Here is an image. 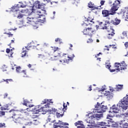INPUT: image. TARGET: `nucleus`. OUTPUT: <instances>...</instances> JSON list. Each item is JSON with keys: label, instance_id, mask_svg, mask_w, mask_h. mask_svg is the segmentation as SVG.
Returning a JSON list of instances; mask_svg holds the SVG:
<instances>
[{"label": "nucleus", "instance_id": "b1692460", "mask_svg": "<svg viewBox=\"0 0 128 128\" xmlns=\"http://www.w3.org/2000/svg\"><path fill=\"white\" fill-rule=\"evenodd\" d=\"M26 50H23L22 52L21 53L22 54V58H24V56H26Z\"/></svg>", "mask_w": 128, "mask_h": 128}, {"label": "nucleus", "instance_id": "423d86ee", "mask_svg": "<svg viewBox=\"0 0 128 128\" xmlns=\"http://www.w3.org/2000/svg\"><path fill=\"white\" fill-rule=\"evenodd\" d=\"M126 118H128V112L124 114ZM118 128H128V119L124 118L119 122Z\"/></svg>", "mask_w": 128, "mask_h": 128}, {"label": "nucleus", "instance_id": "680f3d73", "mask_svg": "<svg viewBox=\"0 0 128 128\" xmlns=\"http://www.w3.org/2000/svg\"><path fill=\"white\" fill-rule=\"evenodd\" d=\"M53 14H54H54H56V12H53Z\"/></svg>", "mask_w": 128, "mask_h": 128}, {"label": "nucleus", "instance_id": "13d9d810", "mask_svg": "<svg viewBox=\"0 0 128 128\" xmlns=\"http://www.w3.org/2000/svg\"><path fill=\"white\" fill-rule=\"evenodd\" d=\"M97 60H98L100 62V58H97Z\"/></svg>", "mask_w": 128, "mask_h": 128}, {"label": "nucleus", "instance_id": "20e7f679", "mask_svg": "<svg viewBox=\"0 0 128 128\" xmlns=\"http://www.w3.org/2000/svg\"><path fill=\"white\" fill-rule=\"evenodd\" d=\"M32 10V12H35V14H46V11L44 9H42V5L38 1L34 3Z\"/></svg>", "mask_w": 128, "mask_h": 128}, {"label": "nucleus", "instance_id": "7c9ffc66", "mask_svg": "<svg viewBox=\"0 0 128 128\" xmlns=\"http://www.w3.org/2000/svg\"><path fill=\"white\" fill-rule=\"evenodd\" d=\"M2 70L3 72H6V66L4 65L3 66H2Z\"/></svg>", "mask_w": 128, "mask_h": 128}, {"label": "nucleus", "instance_id": "5fc2aeb1", "mask_svg": "<svg viewBox=\"0 0 128 128\" xmlns=\"http://www.w3.org/2000/svg\"><path fill=\"white\" fill-rule=\"evenodd\" d=\"M82 26H86V24H83Z\"/></svg>", "mask_w": 128, "mask_h": 128}, {"label": "nucleus", "instance_id": "473e14b6", "mask_svg": "<svg viewBox=\"0 0 128 128\" xmlns=\"http://www.w3.org/2000/svg\"><path fill=\"white\" fill-rule=\"evenodd\" d=\"M93 40L92 38H89L88 40L87 41L88 44H92V42Z\"/></svg>", "mask_w": 128, "mask_h": 128}, {"label": "nucleus", "instance_id": "8fccbe9b", "mask_svg": "<svg viewBox=\"0 0 128 128\" xmlns=\"http://www.w3.org/2000/svg\"><path fill=\"white\" fill-rule=\"evenodd\" d=\"M63 106H64V108H66V104H64Z\"/></svg>", "mask_w": 128, "mask_h": 128}, {"label": "nucleus", "instance_id": "a19ab883", "mask_svg": "<svg viewBox=\"0 0 128 128\" xmlns=\"http://www.w3.org/2000/svg\"><path fill=\"white\" fill-rule=\"evenodd\" d=\"M10 52V50L9 48H7L6 50V52H7V54H9Z\"/></svg>", "mask_w": 128, "mask_h": 128}, {"label": "nucleus", "instance_id": "c9c22d12", "mask_svg": "<svg viewBox=\"0 0 128 128\" xmlns=\"http://www.w3.org/2000/svg\"><path fill=\"white\" fill-rule=\"evenodd\" d=\"M110 72H118V70L116 69L114 70H110Z\"/></svg>", "mask_w": 128, "mask_h": 128}, {"label": "nucleus", "instance_id": "4c0bfd02", "mask_svg": "<svg viewBox=\"0 0 128 128\" xmlns=\"http://www.w3.org/2000/svg\"><path fill=\"white\" fill-rule=\"evenodd\" d=\"M8 93H5L4 95V98H8Z\"/></svg>", "mask_w": 128, "mask_h": 128}, {"label": "nucleus", "instance_id": "c85d7f7f", "mask_svg": "<svg viewBox=\"0 0 128 128\" xmlns=\"http://www.w3.org/2000/svg\"><path fill=\"white\" fill-rule=\"evenodd\" d=\"M56 116H57V118H62V114L56 112Z\"/></svg>", "mask_w": 128, "mask_h": 128}, {"label": "nucleus", "instance_id": "a878e982", "mask_svg": "<svg viewBox=\"0 0 128 128\" xmlns=\"http://www.w3.org/2000/svg\"><path fill=\"white\" fill-rule=\"evenodd\" d=\"M3 80L4 82H7L8 84V82H14V80H12V79H6L4 80Z\"/></svg>", "mask_w": 128, "mask_h": 128}, {"label": "nucleus", "instance_id": "a18cd8bd", "mask_svg": "<svg viewBox=\"0 0 128 128\" xmlns=\"http://www.w3.org/2000/svg\"><path fill=\"white\" fill-rule=\"evenodd\" d=\"M54 2L55 4H58V1H56V2H50V4H54Z\"/></svg>", "mask_w": 128, "mask_h": 128}, {"label": "nucleus", "instance_id": "412c9836", "mask_svg": "<svg viewBox=\"0 0 128 128\" xmlns=\"http://www.w3.org/2000/svg\"><path fill=\"white\" fill-rule=\"evenodd\" d=\"M60 58V54H58V55L54 56V58H51L50 60H58V58Z\"/></svg>", "mask_w": 128, "mask_h": 128}, {"label": "nucleus", "instance_id": "58836bf2", "mask_svg": "<svg viewBox=\"0 0 128 128\" xmlns=\"http://www.w3.org/2000/svg\"><path fill=\"white\" fill-rule=\"evenodd\" d=\"M4 34H8L10 36H12V33H6V32H4Z\"/></svg>", "mask_w": 128, "mask_h": 128}, {"label": "nucleus", "instance_id": "7ed1b4c3", "mask_svg": "<svg viewBox=\"0 0 128 128\" xmlns=\"http://www.w3.org/2000/svg\"><path fill=\"white\" fill-rule=\"evenodd\" d=\"M35 17L29 16L25 20V21L22 22L23 26H26L28 24H32L35 30L38 28V24H40V22L44 24L46 22V16L42 15L40 13H36Z\"/></svg>", "mask_w": 128, "mask_h": 128}, {"label": "nucleus", "instance_id": "9d476101", "mask_svg": "<svg viewBox=\"0 0 128 128\" xmlns=\"http://www.w3.org/2000/svg\"><path fill=\"white\" fill-rule=\"evenodd\" d=\"M98 124L102 126H116L112 124V122L110 120L105 122H98Z\"/></svg>", "mask_w": 128, "mask_h": 128}, {"label": "nucleus", "instance_id": "ea45409f", "mask_svg": "<svg viewBox=\"0 0 128 128\" xmlns=\"http://www.w3.org/2000/svg\"><path fill=\"white\" fill-rule=\"evenodd\" d=\"M51 120H52V118H50V116H48V122H50Z\"/></svg>", "mask_w": 128, "mask_h": 128}, {"label": "nucleus", "instance_id": "c756f323", "mask_svg": "<svg viewBox=\"0 0 128 128\" xmlns=\"http://www.w3.org/2000/svg\"><path fill=\"white\" fill-rule=\"evenodd\" d=\"M105 66L106 68H110V63H106Z\"/></svg>", "mask_w": 128, "mask_h": 128}, {"label": "nucleus", "instance_id": "f257e3e1", "mask_svg": "<svg viewBox=\"0 0 128 128\" xmlns=\"http://www.w3.org/2000/svg\"><path fill=\"white\" fill-rule=\"evenodd\" d=\"M47 104L43 107H40V106H34L33 104H30V102L27 100H24L22 104L26 106H29V108H28L26 110L22 109L20 112H18L16 110H12L9 111V112L12 113V116L13 118L14 122L16 124H20V120H22V118L20 117L19 112H22V114H28V110L30 112H32L33 114H36L38 112H42L44 114H46L47 112H50V114H54L56 112V109L54 108H50L49 104H54V101L52 99H44L42 102L41 104Z\"/></svg>", "mask_w": 128, "mask_h": 128}, {"label": "nucleus", "instance_id": "4be33fe9", "mask_svg": "<svg viewBox=\"0 0 128 128\" xmlns=\"http://www.w3.org/2000/svg\"><path fill=\"white\" fill-rule=\"evenodd\" d=\"M106 90V86H104L101 89H98V92H102L101 93L104 94V92Z\"/></svg>", "mask_w": 128, "mask_h": 128}, {"label": "nucleus", "instance_id": "4468645a", "mask_svg": "<svg viewBox=\"0 0 128 128\" xmlns=\"http://www.w3.org/2000/svg\"><path fill=\"white\" fill-rule=\"evenodd\" d=\"M103 96H107L108 100H110V98H112L114 96V94H112V93H110V92H106L105 91L104 92Z\"/></svg>", "mask_w": 128, "mask_h": 128}, {"label": "nucleus", "instance_id": "dca6fc26", "mask_svg": "<svg viewBox=\"0 0 128 128\" xmlns=\"http://www.w3.org/2000/svg\"><path fill=\"white\" fill-rule=\"evenodd\" d=\"M110 32H112V34H109L108 36V38L109 40H110V38H112V36H114V30L112 28H110Z\"/></svg>", "mask_w": 128, "mask_h": 128}, {"label": "nucleus", "instance_id": "e2e57ef3", "mask_svg": "<svg viewBox=\"0 0 128 128\" xmlns=\"http://www.w3.org/2000/svg\"><path fill=\"white\" fill-rule=\"evenodd\" d=\"M12 42H14V40H12Z\"/></svg>", "mask_w": 128, "mask_h": 128}, {"label": "nucleus", "instance_id": "0eeeda50", "mask_svg": "<svg viewBox=\"0 0 128 128\" xmlns=\"http://www.w3.org/2000/svg\"><path fill=\"white\" fill-rule=\"evenodd\" d=\"M84 34H88V36H92L93 34H94L96 32V30L94 29V28H88L86 29H84L82 32Z\"/></svg>", "mask_w": 128, "mask_h": 128}, {"label": "nucleus", "instance_id": "4d7b16f0", "mask_svg": "<svg viewBox=\"0 0 128 128\" xmlns=\"http://www.w3.org/2000/svg\"><path fill=\"white\" fill-rule=\"evenodd\" d=\"M70 48H72V44H70Z\"/></svg>", "mask_w": 128, "mask_h": 128}, {"label": "nucleus", "instance_id": "864d4df0", "mask_svg": "<svg viewBox=\"0 0 128 128\" xmlns=\"http://www.w3.org/2000/svg\"><path fill=\"white\" fill-rule=\"evenodd\" d=\"M102 28V30H104V28H106V30L108 28V27L107 26H106L105 28L103 27Z\"/></svg>", "mask_w": 128, "mask_h": 128}, {"label": "nucleus", "instance_id": "2f4dec72", "mask_svg": "<svg viewBox=\"0 0 128 128\" xmlns=\"http://www.w3.org/2000/svg\"><path fill=\"white\" fill-rule=\"evenodd\" d=\"M58 50V48L52 47V50H53V52H56V50Z\"/></svg>", "mask_w": 128, "mask_h": 128}, {"label": "nucleus", "instance_id": "2eb2a0df", "mask_svg": "<svg viewBox=\"0 0 128 128\" xmlns=\"http://www.w3.org/2000/svg\"><path fill=\"white\" fill-rule=\"evenodd\" d=\"M102 14L103 15V16L106 17L108 16L110 14H114L110 13L108 10H104L102 11Z\"/></svg>", "mask_w": 128, "mask_h": 128}, {"label": "nucleus", "instance_id": "69168bd1", "mask_svg": "<svg viewBox=\"0 0 128 128\" xmlns=\"http://www.w3.org/2000/svg\"><path fill=\"white\" fill-rule=\"evenodd\" d=\"M44 128H46V125H44Z\"/></svg>", "mask_w": 128, "mask_h": 128}, {"label": "nucleus", "instance_id": "6e6552de", "mask_svg": "<svg viewBox=\"0 0 128 128\" xmlns=\"http://www.w3.org/2000/svg\"><path fill=\"white\" fill-rule=\"evenodd\" d=\"M120 2L118 0H116L113 4V6L110 10L111 13L113 14H116L114 12L118 10V8H120Z\"/></svg>", "mask_w": 128, "mask_h": 128}, {"label": "nucleus", "instance_id": "393cba45", "mask_svg": "<svg viewBox=\"0 0 128 128\" xmlns=\"http://www.w3.org/2000/svg\"><path fill=\"white\" fill-rule=\"evenodd\" d=\"M15 68H16V72H18V73L22 72V70H21L22 68H20V67L15 66Z\"/></svg>", "mask_w": 128, "mask_h": 128}, {"label": "nucleus", "instance_id": "1a4fd4ad", "mask_svg": "<svg viewBox=\"0 0 128 128\" xmlns=\"http://www.w3.org/2000/svg\"><path fill=\"white\" fill-rule=\"evenodd\" d=\"M68 126V124L66 122H62V121L59 120L58 122H55L54 124V128H68V126Z\"/></svg>", "mask_w": 128, "mask_h": 128}, {"label": "nucleus", "instance_id": "a211bd4d", "mask_svg": "<svg viewBox=\"0 0 128 128\" xmlns=\"http://www.w3.org/2000/svg\"><path fill=\"white\" fill-rule=\"evenodd\" d=\"M14 12V14H18V16H17L18 18H24V15L22 14H20V12Z\"/></svg>", "mask_w": 128, "mask_h": 128}, {"label": "nucleus", "instance_id": "f8f14e48", "mask_svg": "<svg viewBox=\"0 0 128 128\" xmlns=\"http://www.w3.org/2000/svg\"><path fill=\"white\" fill-rule=\"evenodd\" d=\"M38 126V122L36 120H26L25 122V126Z\"/></svg>", "mask_w": 128, "mask_h": 128}, {"label": "nucleus", "instance_id": "6e6d98bb", "mask_svg": "<svg viewBox=\"0 0 128 128\" xmlns=\"http://www.w3.org/2000/svg\"><path fill=\"white\" fill-rule=\"evenodd\" d=\"M28 66L30 68H32V64H30L29 65H28Z\"/></svg>", "mask_w": 128, "mask_h": 128}, {"label": "nucleus", "instance_id": "f704fd0d", "mask_svg": "<svg viewBox=\"0 0 128 128\" xmlns=\"http://www.w3.org/2000/svg\"><path fill=\"white\" fill-rule=\"evenodd\" d=\"M4 114H6V112H0V117L2 116H4Z\"/></svg>", "mask_w": 128, "mask_h": 128}, {"label": "nucleus", "instance_id": "3c124183", "mask_svg": "<svg viewBox=\"0 0 128 128\" xmlns=\"http://www.w3.org/2000/svg\"><path fill=\"white\" fill-rule=\"evenodd\" d=\"M89 90L90 92V90H92V86H90V87H89Z\"/></svg>", "mask_w": 128, "mask_h": 128}, {"label": "nucleus", "instance_id": "e433bc0d", "mask_svg": "<svg viewBox=\"0 0 128 128\" xmlns=\"http://www.w3.org/2000/svg\"><path fill=\"white\" fill-rule=\"evenodd\" d=\"M104 2H106V1H104V0H101V2H100L101 6H104Z\"/></svg>", "mask_w": 128, "mask_h": 128}, {"label": "nucleus", "instance_id": "37998d69", "mask_svg": "<svg viewBox=\"0 0 128 128\" xmlns=\"http://www.w3.org/2000/svg\"><path fill=\"white\" fill-rule=\"evenodd\" d=\"M122 34L124 36H126V32H123Z\"/></svg>", "mask_w": 128, "mask_h": 128}, {"label": "nucleus", "instance_id": "ddd939ff", "mask_svg": "<svg viewBox=\"0 0 128 128\" xmlns=\"http://www.w3.org/2000/svg\"><path fill=\"white\" fill-rule=\"evenodd\" d=\"M74 55L72 54V56H68V60H60V62H62V64H68L70 62V60H74Z\"/></svg>", "mask_w": 128, "mask_h": 128}, {"label": "nucleus", "instance_id": "49530a36", "mask_svg": "<svg viewBox=\"0 0 128 128\" xmlns=\"http://www.w3.org/2000/svg\"><path fill=\"white\" fill-rule=\"evenodd\" d=\"M102 53L101 52H100L97 55H96L95 56V57L96 58H98V56H100V54Z\"/></svg>", "mask_w": 128, "mask_h": 128}, {"label": "nucleus", "instance_id": "bf43d9fd", "mask_svg": "<svg viewBox=\"0 0 128 128\" xmlns=\"http://www.w3.org/2000/svg\"><path fill=\"white\" fill-rule=\"evenodd\" d=\"M112 1H110H110H109V4H112Z\"/></svg>", "mask_w": 128, "mask_h": 128}, {"label": "nucleus", "instance_id": "cd10ccee", "mask_svg": "<svg viewBox=\"0 0 128 128\" xmlns=\"http://www.w3.org/2000/svg\"><path fill=\"white\" fill-rule=\"evenodd\" d=\"M0 128H6V124L0 123Z\"/></svg>", "mask_w": 128, "mask_h": 128}, {"label": "nucleus", "instance_id": "de8ad7c7", "mask_svg": "<svg viewBox=\"0 0 128 128\" xmlns=\"http://www.w3.org/2000/svg\"><path fill=\"white\" fill-rule=\"evenodd\" d=\"M1 108H2V110H6V108H4V107H2Z\"/></svg>", "mask_w": 128, "mask_h": 128}, {"label": "nucleus", "instance_id": "9b49d317", "mask_svg": "<svg viewBox=\"0 0 128 128\" xmlns=\"http://www.w3.org/2000/svg\"><path fill=\"white\" fill-rule=\"evenodd\" d=\"M115 68H116L117 72H122V70H126V66H124L123 65L120 64V63H116L114 64Z\"/></svg>", "mask_w": 128, "mask_h": 128}, {"label": "nucleus", "instance_id": "72a5a7b5", "mask_svg": "<svg viewBox=\"0 0 128 128\" xmlns=\"http://www.w3.org/2000/svg\"><path fill=\"white\" fill-rule=\"evenodd\" d=\"M124 16H126V18L128 19V10L126 12L124 13Z\"/></svg>", "mask_w": 128, "mask_h": 128}, {"label": "nucleus", "instance_id": "0e129e2a", "mask_svg": "<svg viewBox=\"0 0 128 128\" xmlns=\"http://www.w3.org/2000/svg\"><path fill=\"white\" fill-rule=\"evenodd\" d=\"M102 24V22H100V23H99V24Z\"/></svg>", "mask_w": 128, "mask_h": 128}, {"label": "nucleus", "instance_id": "aec40b11", "mask_svg": "<svg viewBox=\"0 0 128 128\" xmlns=\"http://www.w3.org/2000/svg\"><path fill=\"white\" fill-rule=\"evenodd\" d=\"M120 20L116 18L113 22V24H114V26H118V24H120Z\"/></svg>", "mask_w": 128, "mask_h": 128}, {"label": "nucleus", "instance_id": "bb28decb", "mask_svg": "<svg viewBox=\"0 0 128 128\" xmlns=\"http://www.w3.org/2000/svg\"><path fill=\"white\" fill-rule=\"evenodd\" d=\"M55 42H60V44H62V39L60 38H56L55 39Z\"/></svg>", "mask_w": 128, "mask_h": 128}, {"label": "nucleus", "instance_id": "774afa93", "mask_svg": "<svg viewBox=\"0 0 128 128\" xmlns=\"http://www.w3.org/2000/svg\"><path fill=\"white\" fill-rule=\"evenodd\" d=\"M107 50H110V49H108V48H107Z\"/></svg>", "mask_w": 128, "mask_h": 128}, {"label": "nucleus", "instance_id": "6ab92c4d", "mask_svg": "<svg viewBox=\"0 0 128 128\" xmlns=\"http://www.w3.org/2000/svg\"><path fill=\"white\" fill-rule=\"evenodd\" d=\"M88 8H91L92 10H96V8H98L94 6V4H92V2H90L88 4Z\"/></svg>", "mask_w": 128, "mask_h": 128}, {"label": "nucleus", "instance_id": "09e8293b", "mask_svg": "<svg viewBox=\"0 0 128 128\" xmlns=\"http://www.w3.org/2000/svg\"><path fill=\"white\" fill-rule=\"evenodd\" d=\"M22 72H23V74H26V72L25 70H22Z\"/></svg>", "mask_w": 128, "mask_h": 128}, {"label": "nucleus", "instance_id": "338daca9", "mask_svg": "<svg viewBox=\"0 0 128 128\" xmlns=\"http://www.w3.org/2000/svg\"><path fill=\"white\" fill-rule=\"evenodd\" d=\"M12 70H14V68H12Z\"/></svg>", "mask_w": 128, "mask_h": 128}, {"label": "nucleus", "instance_id": "603ef678", "mask_svg": "<svg viewBox=\"0 0 128 128\" xmlns=\"http://www.w3.org/2000/svg\"><path fill=\"white\" fill-rule=\"evenodd\" d=\"M26 126H26V124H24V126H22V128H26Z\"/></svg>", "mask_w": 128, "mask_h": 128}, {"label": "nucleus", "instance_id": "c03bdc74", "mask_svg": "<svg viewBox=\"0 0 128 128\" xmlns=\"http://www.w3.org/2000/svg\"><path fill=\"white\" fill-rule=\"evenodd\" d=\"M44 2L48 3L50 2V0H43Z\"/></svg>", "mask_w": 128, "mask_h": 128}, {"label": "nucleus", "instance_id": "79ce46f5", "mask_svg": "<svg viewBox=\"0 0 128 128\" xmlns=\"http://www.w3.org/2000/svg\"><path fill=\"white\" fill-rule=\"evenodd\" d=\"M124 46H125L126 48H128V42H126L124 44Z\"/></svg>", "mask_w": 128, "mask_h": 128}, {"label": "nucleus", "instance_id": "f3484780", "mask_svg": "<svg viewBox=\"0 0 128 128\" xmlns=\"http://www.w3.org/2000/svg\"><path fill=\"white\" fill-rule=\"evenodd\" d=\"M75 126H78L77 128H84V126L80 122H77L75 123Z\"/></svg>", "mask_w": 128, "mask_h": 128}, {"label": "nucleus", "instance_id": "052dcab7", "mask_svg": "<svg viewBox=\"0 0 128 128\" xmlns=\"http://www.w3.org/2000/svg\"><path fill=\"white\" fill-rule=\"evenodd\" d=\"M96 42H100V40H96Z\"/></svg>", "mask_w": 128, "mask_h": 128}, {"label": "nucleus", "instance_id": "39448f33", "mask_svg": "<svg viewBox=\"0 0 128 128\" xmlns=\"http://www.w3.org/2000/svg\"><path fill=\"white\" fill-rule=\"evenodd\" d=\"M19 4H16L14 6L12 7V12H22V14H24L28 12V10H20V8H26V4H22V2H19Z\"/></svg>", "mask_w": 128, "mask_h": 128}, {"label": "nucleus", "instance_id": "f03ea898", "mask_svg": "<svg viewBox=\"0 0 128 128\" xmlns=\"http://www.w3.org/2000/svg\"><path fill=\"white\" fill-rule=\"evenodd\" d=\"M108 110V107L106 106L102 105V104L97 103V104L95 106V108L94 110V112H98L94 114H92V113H89L88 114H86L88 118L85 121L86 123V126H94V120H100L102 116V112H104L106 110Z\"/></svg>", "mask_w": 128, "mask_h": 128}, {"label": "nucleus", "instance_id": "5701e85b", "mask_svg": "<svg viewBox=\"0 0 128 128\" xmlns=\"http://www.w3.org/2000/svg\"><path fill=\"white\" fill-rule=\"evenodd\" d=\"M116 90L118 92H120V90H122V85H120V84L117 85L116 86Z\"/></svg>", "mask_w": 128, "mask_h": 128}]
</instances>
